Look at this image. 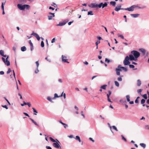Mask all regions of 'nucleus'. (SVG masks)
I'll return each mask as SVG.
<instances>
[{"instance_id":"nucleus-37","label":"nucleus","mask_w":149,"mask_h":149,"mask_svg":"<svg viewBox=\"0 0 149 149\" xmlns=\"http://www.w3.org/2000/svg\"><path fill=\"white\" fill-rule=\"evenodd\" d=\"M122 139L123 140L125 141L126 142L127 141V140L123 136V135H121V136Z\"/></svg>"},{"instance_id":"nucleus-2","label":"nucleus","mask_w":149,"mask_h":149,"mask_svg":"<svg viewBox=\"0 0 149 149\" xmlns=\"http://www.w3.org/2000/svg\"><path fill=\"white\" fill-rule=\"evenodd\" d=\"M131 53L133 54L134 57L136 60H137V58H138L140 55L139 53L136 51H132L131 52Z\"/></svg>"},{"instance_id":"nucleus-33","label":"nucleus","mask_w":149,"mask_h":149,"mask_svg":"<svg viewBox=\"0 0 149 149\" xmlns=\"http://www.w3.org/2000/svg\"><path fill=\"white\" fill-rule=\"evenodd\" d=\"M0 54L2 56L4 55V52L2 50H0Z\"/></svg>"},{"instance_id":"nucleus-12","label":"nucleus","mask_w":149,"mask_h":149,"mask_svg":"<svg viewBox=\"0 0 149 149\" xmlns=\"http://www.w3.org/2000/svg\"><path fill=\"white\" fill-rule=\"evenodd\" d=\"M116 74L118 75H120V72L122 71L121 69L118 68H117L116 69Z\"/></svg>"},{"instance_id":"nucleus-36","label":"nucleus","mask_w":149,"mask_h":149,"mask_svg":"<svg viewBox=\"0 0 149 149\" xmlns=\"http://www.w3.org/2000/svg\"><path fill=\"white\" fill-rule=\"evenodd\" d=\"M49 139H50V140L52 142H56L55 140H54V139H53L52 137H49Z\"/></svg>"},{"instance_id":"nucleus-54","label":"nucleus","mask_w":149,"mask_h":149,"mask_svg":"<svg viewBox=\"0 0 149 149\" xmlns=\"http://www.w3.org/2000/svg\"><path fill=\"white\" fill-rule=\"evenodd\" d=\"M118 36L119 37H120L121 38H122L123 39H124V36L122 35H119Z\"/></svg>"},{"instance_id":"nucleus-15","label":"nucleus","mask_w":149,"mask_h":149,"mask_svg":"<svg viewBox=\"0 0 149 149\" xmlns=\"http://www.w3.org/2000/svg\"><path fill=\"white\" fill-rule=\"evenodd\" d=\"M30 119L32 121V122L35 125H36L38 127H39V124H38L35 121H34V120L33 119H31V118H30Z\"/></svg>"},{"instance_id":"nucleus-30","label":"nucleus","mask_w":149,"mask_h":149,"mask_svg":"<svg viewBox=\"0 0 149 149\" xmlns=\"http://www.w3.org/2000/svg\"><path fill=\"white\" fill-rule=\"evenodd\" d=\"M31 35H33L36 37L37 36L38 34L36 33H35L33 32V33L31 34Z\"/></svg>"},{"instance_id":"nucleus-20","label":"nucleus","mask_w":149,"mask_h":149,"mask_svg":"<svg viewBox=\"0 0 149 149\" xmlns=\"http://www.w3.org/2000/svg\"><path fill=\"white\" fill-rule=\"evenodd\" d=\"M110 4L113 6H114L116 4V3L115 2L112 1L110 2Z\"/></svg>"},{"instance_id":"nucleus-39","label":"nucleus","mask_w":149,"mask_h":149,"mask_svg":"<svg viewBox=\"0 0 149 149\" xmlns=\"http://www.w3.org/2000/svg\"><path fill=\"white\" fill-rule=\"evenodd\" d=\"M41 46L42 47H43L44 46V43L43 41H42L41 42Z\"/></svg>"},{"instance_id":"nucleus-7","label":"nucleus","mask_w":149,"mask_h":149,"mask_svg":"<svg viewBox=\"0 0 149 149\" xmlns=\"http://www.w3.org/2000/svg\"><path fill=\"white\" fill-rule=\"evenodd\" d=\"M49 14L51 15H49L48 16V19L51 20L52 19V17H54L55 16L54 13H49Z\"/></svg>"},{"instance_id":"nucleus-16","label":"nucleus","mask_w":149,"mask_h":149,"mask_svg":"<svg viewBox=\"0 0 149 149\" xmlns=\"http://www.w3.org/2000/svg\"><path fill=\"white\" fill-rule=\"evenodd\" d=\"M63 92H62V93L60 96H58L57 94L55 93L54 95V97L53 98L54 99L56 97H62V96H63Z\"/></svg>"},{"instance_id":"nucleus-60","label":"nucleus","mask_w":149,"mask_h":149,"mask_svg":"<svg viewBox=\"0 0 149 149\" xmlns=\"http://www.w3.org/2000/svg\"><path fill=\"white\" fill-rule=\"evenodd\" d=\"M3 108H5L6 109H8V107L7 105H5L4 106H2Z\"/></svg>"},{"instance_id":"nucleus-63","label":"nucleus","mask_w":149,"mask_h":149,"mask_svg":"<svg viewBox=\"0 0 149 149\" xmlns=\"http://www.w3.org/2000/svg\"><path fill=\"white\" fill-rule=\"evenodd\" d=\"M59 122L61 123V124H62L63 125H65V123H63L61 120H59Z\"/></svg>"},{"instance_id":"nucleus-26","label":"nucleus","mask_w":149,"mask_h":149,"mask_svg":"<svg viewBox=\"0 0 149 149\" xmlns=\"http://www.w3.org/2000/svg\"><path fill=\"white\" fill-rule=\"evenodd\" d=\"M107 6V3H104L103 4V5H102V8H104L105 7Z\"/></svg>"},{"instance_id":"nucleus-46","label":"nucleus","mask_w":149,"mask_h":149,"mask_svg":"<svg viewBox=\"0 0 149 149\" xmlns=\"http://www.w3.org/2000/svg\"><path fill=\"white\" fill-rule=\"evenodd\" d=\"M141 51L142 52V53H143V54H145V50L144 49H141Z\"/></svg>"},{"instance_id":"nucleus-9","label":"nucleus","mask_w":149,"mask_h":149,"mask_svg":"<svg viewBox=\"0 0 149 149\" xmlns=\"http://www.w3.org/2000/svg\"><path fill=\"white\" fill-rule=\"evenodd\" d=\"M53 146L56 148H59V147H60V145L57 142L56 143H54L53 144Z\"/></svg>"},{"instance_id":"nucleus-17","label":"nucleus","mask_w":149,"mask_h":149,"mask_svg":"<svg viewBox=\"0 0 149 149\" xmlns=\"http://www.w3.org/2000/svg\"><path fill=\"white\" fill-rule=\"evenodd\" d=\"M141 84V81L139 79L137 81V85L138 86H140Z\"/></svg>"},{"instance_id":"nucleus-64","label":"nucleus","mask_w":149,"mask_h":149,"mask_svg":"<svg viewBox=\"0 0 149 149\" xmlns=\"http://www.w3.org/2000/svg\"><path fill=\"white\" fill-rule=\"evenodd\" d=\"M46 148L47 149H52V148L51 147H50L49 146H47L46 147Z\"/></svg>"},{"instance_id":"nucleus-43","label":"nucleus","mask_w":149,"mask_h":149,"mask_svg":"<svg viewBox=\"0 0 149 149\" xmlns=\"http://www.w3.org/2000/svg\"><path fill=\"white\" fill-rule=\"evenodd\" d=\"M119 81H122V78L121 77H119L117 79Z\"/></svg>"},{"instance_id":"nucleus-42","label":"nucleus","mask_w":149,"mask_h":149,"mask_svg":"<svg viewBox=\"0 0 149 149\" xmlns=\"http://www.w3.org/2000/svg\"><path fill=\"white\" fill-rule=\"evenodd\" d=\"M11 71V70L10 68H9L8 71L7 72V74H8Z\"/></svg>"},{"instance_id":"nucleus-62","label":"nucleus","mask_w":149,"mask_h":149,"mask_svg":"<svg viewBox=\"0 0 149 149\" xmlns=\"http://www.w3.org/2000/svg\"><path fill=\"white\" fill-rule=\"evenodd\" d=\"M73 21H71V22H69L68 23V24L69 25H70L71 24L73 23Z\"/></svg>"},{"instance_id":"nucleus-10","label":"nucleus","mask_w":149,"mask_h":149,"mask_svg":"<svg viewBox=\"0 0 149 149\" xmlns=\"http://www.w3.org/2000/svg\"><path fill=\"white\" fill-rule=\"evenodd\" d=\"M129 60L131 61L134 60L136 61V59L135 58L134 56L132 55H129Z\"/></svg>"},{"instance_id":"nucleus-27","label":"nucleus","mask_w":149,"mask_h":149,"mask_svg":"<svg viewBox=\"0 0 149 149\" xmlns=\"http://www.w3.org/2000/svg\"><path fill=\"white\" fill-rule=\"evenodd\" d=\"M115 85L117 86V87H118L119 86V83H118V82L116 81H115Z\"/></svg>"},{"instance_id":"nucleus-61","label":"nucleus","mask_w":149,"mask_h":149,"mask_svg":"<svg viewBox=\"0 0 149 149\" xmlns=\"http://www.w3.org/2000/svg\"><path fill=\"white\" fill-rule=\"evenodd\" d=\"M45 59L47 61L50 62L51 61L49 59H48L47 57H46Z\"/></svg>"},{"instance_id":"nucleus-44","label":"nucleus","mask_w":149,"mask_h":149,"mask_svg":"<svg viewBox=\"0 0 149 149\" xmlns=\"http://www.w3.org/2000/svg\"><path fill=\"white\" fill-rule=\"evenodd\" d=\"M39 70H38V68H36V69L35 70V73H36V74H37V73H38V72H39Z\"/></svg>"},{"instance_id":"nucleus-22","label":"nucleus","mask_w":149,"mask_h":149,"mask_svg":"<svg viewBox=\"0 0 149 149\" xmlns=\"http://www.w3.org/2000/svg\"><path fill=\"white\" fill-rule=\"evenodd\" d=\"M6 1H5L4 3L2 2L1 6V9L2 10H4V5L5 4Z\"/></svg>"},{"instance_id":"nucleus-6","label":"nucleus","mask_w":149,"mask_h":149,"mask_svg":"<svg viewBox=\"0 0 149 149\" xmlns=\"http://www.w3.org/2000/svg\"><path fill=\"white\" fill-rule=\"evenodd\" d=\"M62 61L64 63H69V62H68L67 61L68 59H67V57L66 56H64L63 55H62Z\"/></svg>"},{"instance_id":"nucleus-45","label":"nucleus","mask_w":149,"mask_h":149,"mask_svg":"<svg viewBox=\"0 0 149 149\" xmlns=\"http://www.w3.org/2000/svg\"><path fill=\"white\" fill-rule=\"evenodd\" d=\"M32 109H33V111L34 112L36 113H38L37 111L36 110V109L34 108H33Z\"/></svg>"},{"instance_id":"nucleus-55","label":"nucleus","mask_w":149,"mask_h":149,"mask_svg":"<svg viewBox=\"0 0 149 149\" xmlns=\"http://www.w3.org/2000/svg\"><path fill=\"white\" fill-rule=\"evenodd\" d=\"M26 105H27L29 107H30L31 106V104L30 102L26 103Z\"/></svg>"},{"instance_id":"nucleus-32","label":"nucleus","mask_w":149,"mask_h":149,"mask_svg":"<svg viewBox=\"0 0 149 149\" xmlns=\"http://www.w3.org/2000/svg\"><path fill=\"white\" fill-rule=\"evenodd\" d=\"M108 93H109L107 94V97H108V96L109 97L110 96V95H111V91H108Z\"/></svg>"},{"instance_id":"nucleus-34","label":"nucleus","mask_w":149,"mask_h":149,"mask_svg":"<svg viewBox=\"0 0 149 149\" xmlns=\"http://www.w3.org/2000/svg\"><path fill=\"white\" fill-rule=\"evenodd\" d=\"M36 65L37 68H38L39 65L38 61H36Z\"/></svg>"},{"instance_id":"nucleus-51","label":"nucleus","mask_w":149,"mask_h":149,"mask_svg":"<svg viewBox=\"0 0 149 149\" xmlns=\"http://www.w3.org/2000/svg\"><path fill=\"white\" fill-rule=\"evenodd\" d=\"M105 61L107 62L108 63H109L110 62V60L108 59L107 58H106L105 59Z\"/></svg>"},{"instance_id":"nucleus-4","label":"nucleus","mask_w":149,"mask_h":149,"mask_svg":"<svg viewBox=\"0 0 149 149\" xmlns=\"http://www.w3.org/2000/svg\"><path fill=\"white\" fill-rule=\"evenodd\" d=\"M69 20L68 19H66L64 20L62 22L59 23V24L57 25V26H61L65 25L67 22H68Z\"/></svg>"},{"instance_id":"nucleus-14","label":"nucleus","mask_w":149,"mask_h":149,"mask_svg":"<svg viewBox=\"0 0 149 149\" xmlns=\"http://www.w3.org/2000/svg\"><path fill=\"white\" fill-rule=\"evenodd\" d=\"M139 15V14H131L130 15L133 17L136 18L138 17Z\"/></svg>"},{"instance_id":"nucleus-53","label":"nucleus","mask_w":149,"mask_h":149,"mask_svg":"<svg viewBox=\"0 0 149 149\" xmlns=\"http://www.w3.org/2000/svg\"><path fill=\"white\" fill-rule=\"evenodd\" d=\"M100 41H97V42H96L95 43V44L97 46L98 44L99 43H100Z\"/></svg>"},{"instance_id":"nucleus-48","label":"nucleus","mask_w":149,"mask_h":149,"mask_svg":"<svg viewBox=\"0 0 149 149\" xmlns=\"http://www.w3.org/2000/svg\"><path fill=\"white\" fill-rule=\"evenodd\" d=\"M112 128L116 131H118V130H117L116 127L115 126H112Z\"/></svg>"},{"instance_id":"nucleus-29","label":"nucleus","mask_w":149,"mask_h":149,"mask_svg":"<svg viewBox=\"0 0 149 149\" xmlns=\"http://www.w3.org/2000/svg\"><path fill=\"white\" fill-rule=\"evenodd\" d=\"M5 64H6L8 66L10 65V63L9 61H6V63Z\"/></svg>"},{"instance_id":"nucleus-11","label":"nucleus","mask_w":149,"mask_h":149,"mask_svg":"<svg viewBox=\"0 0 149 149\" xmlns=\"http://www.w3.org/2000/svg\"><path fill=\"white\" fill-rule=\"evenodd\" d=\"M89 6L92 8H96L97 7V4L95 3H91L89 5Z\"/></svg>"},{"instance_id":"nucleus-1","label":"nucleus","mask_w":149,"mask_h":149,"mask_svg":"<svg viewBox=\"0 0 149 149\" xmlns=\"http://www.w3.org/2000/svg\"><path fill=\"white\" fill-rule=\"evenodd\" d=\"M18 8L20 10H23L26 8L27 9H29L30 6L28 5H22L21 4H18L17 5Z\"/></svg>"},{"instance_id":"nucleus-56","label":"nucleus","mask_w":149,"mask_h":149,"mask_svg":"<svg viewBox=\"0 0 149 149\" xmlns=\"http://www.w3.org/2000/svg\"><path fill=\"white\" fill-rule=\"evenodd\" d=\"M107 100L108 102H112L111 101L110 99L109 98V97L108 96V97H107Z\"/></svg>"},{"instance_id":"nucleus-18","label":"nucleus","mask_w":149,"mask_h":149,"mask_svg":"<svg viewBox=\"0 0 149 149\" xmlns=\"http://www.w3.org/2000/svg\"><path fill=\"white\" fill-rule=\"evenodd\" d=\"M107 86V85H104L101 86L100 88L102 89L105 90L106 89V87Z\"/></svg>"},{"instance_id":"nucleus-40","label":"nucleus","mask_w":149,"mask_h":149,"mask_svg":"<svg viewBox=\"0 0 149 149\" xmlns=\"http://www.w3.org/2000/svg\"><path fill=\"white\" fill-rule=\"evenodd\" d=\"M129 67L130 68H134V66L130 64L129 65Z\"/></svg>"},{"instance_id":"nucleus-19","label":"nucleus","mask_w":149,"mask_h":149,"mask_svg":"<svg viewBox=\"0 0 149 149\" xmlns=\"http://www.w3.org/2000/svg\"><path fill=\"white\" fill-rule=\"evenodd\" d=\"M26 49V48L25 46L22 47L21 48V50L23 52L25 51Z\"/></svg>"},{"instance_id":"nucleus-25","label":"nucleus","mask_w":149,"mask_h":149,"mask_svg":"<svg viewBox=\"0 0 149 149\" xmlns=\"http://www.w3.org/2000/svg\"><path fill=\"white\" fill-rule=\"evenodd\" d=\"M126 99L127 102H129L130 101V96L129 95H127L126 96Z\"/></svg>"},{"instance_id":"nucleus-41","label":"nucleus","mask_w":149,"mask_h":149,"mask_svg":"<svg viewBox=\"0 0 149 149\" xmlns=\"http://www.w3.org/2000/svg\"><path fill=\"white\" fill-rule=\"evenodd\" d=\"M142 91V90L141 89H139L137 90V92L139 93H140L141 95V92Z\"/></svg>"},{"instance_id":"nucleus-28","label":"nucleus","mask_w":149,"mask_h":149,"mask_svg":"<svg viewBox=\"0 0 149 149\" xmlns=\"http://www.w3.org/2000/svg\"><path fill=\"white\" fill-rule=\"evenodd\" d=\"M93 15V12L91 11H90L88 12V15Z\"/></svg>"},{"instance_id":"nucleus-24","label":"nucleus","mask_w":149,"mask_h":149,"mask_svg":"<svg viewBox=\"0 0 149 149\" xmlns=\"http://www.w3.org/2000/svg\"><path fill=\"white\" fill-rule=\"evenodd\" d=\"M103 5V3H101L99 4H97V7H99V8H101L102 6Z\"/></svg>"},{"instance_id":"nucleus-50","label":"nucleus","mask_w":149,"mask_h":149,"mask_svg":"<svg viewBox=\"0 0 149 149\" xmlns=\"http://www.w3.org/2000/svg\"><path fill=\"white\" fill-rule=\"evenodd\" d=\"M23 102L24 103L21 104V105L22 106H23L24 105L26 104V103L25 102Z\"/></svg>"},{"instance_id":"nucleus-3","label":"nucleus","mask_w":149,"mask_h":149,"mask_svg":"<svg viewBox=\"0 0 149 149\" xmlns=\"http://www.w3.org/2000/svg\"><path fill=\"white\" fill-rule=\"evenodd\" d=\"M129 58L128 56H127L124 61H123V64L125 65H126L130 64V62L129 61Z\"/></svg>"},{"instance_id":"nucleus-52","label":"nucleus","mask_w":149,"mask_h":149,"mask_svg":"<svg viewBox=\"0 0 149 149\" xmlns=\"http://www.w3.org/2000/svg\"><path fill=\"white\" fill-rule=\"evenodd\" d=\"M36 38L39 41L40 40V38L38 35H37V36Z\"/></svg>"},{"instance_id":"nucleus-58","label":"nucleus","mask_w":149,"mask_h":149,"mask_svg":"<svg viewBox=\"0 0 149 149\" xmlns=\"http://www.w3.org/2000/svg\"><path fill=\"white\" fill-rule=\"evenodd\" d=\"M4 72L3 71H1L0 72V74L3 75L4 74Z\"/></svg>"},{"instance_id":"nucleus-49","label":"nucleus","mask_w":149,"mask_h":149,"mask_svg":"<svg viewBox=\"0 0 149 149\" xmlns=\"http://www.w3.org/2000/svg\"><path fill=\"white\" fill-rule=\"evenodd\" d=\"M47 99L51 102H52V100L50 97H48L47 98Z\"/></svg>"},{"instance_id":"nucleus-31","label":"nucleus","mask_w":149,"mask_h":149,"mask_svg":"<svg viewBox=\"0 0 149 149\" xmlns=\"http://www.w3.org/2000/svg\"><path fill=\"white\" fill-rule=\"evenodd\" d=\"M31 35H33L36 37L37 36L38 34L36 33H35L33 32V33L31 34Z\"/></svg>"},{"instance_id":"nucleus-47","label":"nucleus","mask_w":149,"mask_h":149,"mask_svg":"<svg viewBox=\"0 0 149 149\" xmlns=\"http://www.w3.org/2000/svg\"><path fill=\"white\" fill-rule=\"evenodd\" d=\"M29 43L30 44L31 46H33V44L32 43L31 40H29Z\"/></svg>"},{"instance_id":"nucleus-13","label":"nucleus","mask_w":149,"mask_h":149,"mask_svg":"<svg viewBox=\"0 0 149 149\" xmlns=\"http://www.w3.org/2000/svg\"><path fill=\"white\" fill-rule=\"evenodd\" d=\"M121 5H119L118 7H116L115 9V11H118L120 9H123L121 8Z\"/></svg>"},{"instance_id":"nucleus-23","label":"nucleus","mask_w":149,"mask_h":149,"mask_svg":"<svg viewBox=\"0 0 149 149\" xmlns=\"http://www.w3.org/2000/svg\"><path fill=\"white\" fill-rule=\"evenodd\" d=\"M140 145L144 148H145L146 147V144L143 143H141L140 144Z\"/></svg>"},{"instance_id":"nucleus-57","label":"nucleus","mask_w":149,"mask_h":149,"mask_svg":"<svg viewBox=\"0 0 149 149\" xmlns=\"http://www.w3.org/2000/svg\"><path fill=\"white\" fill-rule=\"evenodd\" d=\"M2 60L5 63H6V60H5V59L4 58H3V57H2Z\"/></svg>"},{"instance_id":"nucleus-8","label":"nucleus","mask_w":149,"mask_h":149,"mask_svg":"<svg viewBox=\"0 0 149 149\" xmlns=\"http://www.w3.org/2000/svg\"><path fill=\"white\" fill-rule=\"evenodd\" d=\"M118 68H120L121 69H122L125 72H127V68L124 67H121L120 65H119L118 66Z\"/></svg>"},{"instance_id":"nucleus-21","label":"nucleus","mask_w":149,"mask_h":149,"mask_svg":"<svg viewBox=\"0 0 149 149\" xmlns=\"http://www.w3.org/2000/svg\"><path fill=\"white\" fill-rule=\"evenodd\" d=\"M75 139L76 140H78L80 142L81 141L80 138L78 136H76Z\"/></svg>"},{"instance_id":"nucleus-59","label":"nucleus","mask_w":149,"mask_h":149,"mask_svg":"<svg viewBox=\"0 0 149 149\" xmlns=\"http://www.w3.org/2000/svg\"><path fill=\"white\" fill-rule=\"evenodd\" d=\"M55 38H54L52 39V40L51 41V42L52 43H54L55 42Z\"/></svg>"},{"instance_id":"nucleus-35","label":"nucleus","mask_w":149,"mask_h":149,"mask_svg":"<svg viewBox=\"0 0 149 149\" xmlns=\"http://www.w3.org/2000/svg\"><path fill=\"white\" fill-rule=\"evenodd\" d=\"M142 96L146 99L147 98V95L146 94H145L142 95Z\"/></svg>"},{"instance_id":"nucleus-5","label":"nucleus","mask_w":149,"mask_h":149,"mask_svg":"<svg viewBox=\"0 0 149 149\" xmlns=\"http://www.w3.org/2000/svg\"><path fill=\"white\" fill-rule=\"evenodd\" d=\"M136 7V6L135 5H134L129 8H125L124 10H127L129 11H133L134 10V8Z\"/></svg>"},{"instance_id":"nucleus-38","label":"nucleus","mask_w":149,"mask_h":149,"mask_svg":"<svg viewBox=\"0 0 149 149\" xmlns=\"http://www.w3.org/2000/svg\"><path fill=\"white\" fill-rule=\"evenodd\" d=\"M145 102V100L144 99H142L141 101V104H144Z\"/></svg>"}]
</instances>
